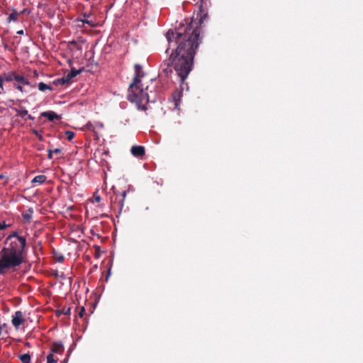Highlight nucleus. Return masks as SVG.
Masks as SVG:
<instances>
[{"instance_id": "obj_11", "label": "nucleus", "mask_w": 363, "mask_h": 363, "mask_svg": "<svg viewBox=\"0 0 363 363\" xmlns=\"http://www.w3.org/2000/svg\"><path fill=\"white\" fill-rule=\"evenodd\" d=\"M52 352L62 354L64 351V347L62 342H55L52 345Z\"/></svg>"}, {"instance_id": "obj_28", "label": "nucleus", "mask_w": 363, "mask_h": 363, "mask_svg": "<svg viewBox=\"0 0 363 363\" xmlns=\"http://www.w3.org/2000/svg\"><path fill=\"white\" fill-rule=\"evenodd\" d=\"M62 313L66 315H69L71 313V308H63L62 311Z\"/></svg>"}, {"instance_id": "obj_25", "label": "nucleus", "mask_w": 363, "mask_h": 363, "mask_svg": "<svg viewBox=\"0 0 363 363\" xmlns=\"http://www.w3.org/2000/svg\"><path fill=\"white\" fill-rule=\"evenodd\" d=\"M56 362H57V360H55L54 359V356H53L52 353L49 354L47 356V363H55Z\"/></svg>"}, {"instance_id": "obj_20", "label": "nucleus", "mask_w": 363, "mask_h": 363, "mask_svg": "<svg viewBox=\"0 0 363 363\" xmlns=\"http://www.w3.org/2000/svg\"><path fill=\"white\" fill-rule=\"evenodd\" d=\"M16 72H11L5 74L4 80L6 82L14 81Z\"/></svg>"}, {"instance_id": "obj_19", "label": "nucleus", "mask_w": 363, "mask_h": 363, "mask_svg": "<svg viewBox=\"0 0 363 363\" xmlns=\"http://www.w3.org/2000/svg\"><path fill=\"white\" fill-rule=\"evenodd\" d=\"M38 89L41 91H45L46 90H52V87L44 82H40L38 84Z\"/></svg>"}, {"instance_id": "obj_43", "label": "nucleus", "mask_w": 363, "mask_h": 363, "mask_svg": "<svg viewBox=\"0 0 363 363\" xmlns=\"http://www.w3.org/2000/svg\"><path fill=\"white\" fill-rule=\"evenodd\" d=\"M26 12V9H23L21 13H25Z\"/></svg>"}, {"instance_id": "obj_7", "label": "nucleus", "mask_w": 363, "mask_h": 363, "mask_svg": "<svg viewBox=\"0 0 363 363\" xmlns=\"http://www.w3.org/2000/svg\"><path fill=\"white\" fill-rule=\"evenodd\" d=\"M134 69H135V76H134L133 81L141 82L140 79L144 76L142 66L138 64H135L134 66Z\"/></svg>"}, {"instance_id": "obj_36", "label": "nucleus", "mask_w": 363, "mask_h": 363, "mask_svg": "<svg viewBox=\"0 0 363 363\" xmlns=\"http://www.w3.org/2000/svg\"><path fill=\"white\" fill-rule=\"evenodd\" d=\"M69 44L72 45L74 47L77 45V43L76 41H74V40H72V41L69 42Z\"/></svg>"}, {"instance_id": "obj_41", "label": "nucleus", "mask_w": 363, "mask_h": 363, "mask_svg": "<svg viewBox=\"0 0 363 363\" xmlns=\"http://www.w3.org/2000/svg\"><path fill=\"white\" fill-rule=\"evenodd\" d=\"M75 48H76L77 50H81V49H82L81 46H80L78 43H77V46H75Z\"/></svg>"}, {"instance_id": "obj_44", "label": "nucleus", "mask_w": 363, "mask_h": 363, "mask_svg": "<svg viewBox=\"0 0 363 363\" xmlns=\"http://www.w3.org/2000/svg\"><path fill=\"white\" fill-rule=\"evenodd\" d=\"M1 334V328L0 327V335Z\"/></svg>"}, {"instance_id": "obj_9", "label": "nucleus", "mask_w": 363, "mask_h": 363, "mask_svg": "<svg viewBox=\"0 0 363 363\" xmlns=\"http://www.w3.org/2000/svg\"><path fill=\"white\" fill-rule=\"evenodd\" d=\"M84 71V68H80L79 69H76L74 67H72L69 72L65 77L66 79L68 80L69 83L71 82V80L77 77L78 74L82 73Z\"/></svg>"}, {"instance_id": "obj_17", "label": "nucleus", "mask_w": 363, "mask_h": 363, "mask_svg": "<svg viewBox=\"0 0 363 363\" xmlns=\"http://www.w3.org/2000/svg\"><path fill=\"white\" fill-rule=\"evenodd\" d=\"M53 257L57 262L60 263L63 262V261L65 260L64 255L57 251L53 252Z\"/></svg>"}, {"instance_id": "obj_2", "label": "nucleus", "mask_w": 363, "mask_h": 363, "mask_svg": "<svg viewBox=\"0 0 363 363\" xmlns=\"http://www.w3.org/2000/svg\"><path fill=\"white\" fill-rule=\"evenodd\" d=\"M6 244L8 246L0 252V274H4L5 269L18 267L23 263L26 240L24 237H18V240L6 242Z\"/></svg>"}, {"instance_id": "obj_16", "label": "nucleus", "mask_w": 363, "mask_h": 363, "mask_svg": "<svg viewBox=\"0 0 363 363\" xmlns=\"http://www.w3.org/2000/svg\"><path fill=\"white\" fill-rule=\"evenodd\" d=\"M18 358L22 363H30L31 357L28 353L21 354Z\"/></svg>"}, {"instance_id": "obj_4", "label": "nucleus", "mask_w": 363, "mask_h": 363, "mask_svg": "<svg viewBox=\"0 0 363 363\" xmlns=\"http://www.w3.org/2000/svg\"><path fill=\"white\" fill-rule=\"evenodd\" d=\"M25 322L23 314L21 311H16L14 315L12 316L11 323L13 325L18 328L21 325Z\"/></svg>"}, {"instance_id": "obj_45", "label": "nucleus", "mask_w": 363, "mask_h": 363, "mask_svg": "<svg viewBox=\"0 0 363 363\" xmlns=\"http://www.w3.org/2000/svg\"><path fill=\"white\" fill-rule=\"evenodd\" d=\"M2 177H3V176H2V175H0V179H1Z\"/></svg>"}, {"instance_id": "obj_38", "label": "nucleus", "mask_w": 363, "mask_h": 363, "mask_svg": "<svg viewBox=\"0 0 363 363\" xmlns=\"http://www.w3.org/2000/svg\"><path fill=\"white\" fill-rule=\"evenodd\" d=\"M23 33H24V32H23V30H18V31H17V34H18V35H23Z\"/></svg>"}, {"instance_id": "obj_5", "label": "nucleus", "mask_w": 363, "mask_h": 363, "mask_svg": "<svg viewBox=\"0 0 363 363\" xmlns=\"http://www.w3.org/2000/svg\"><path fill=\"white\" fill-rule=\"evenodd\" d=\"M182 96V91H179V90H176L172 94V103L174 105V108H176V109L179 108Z\"/></svg>"}, {"instance_id": "obj_35", "label": "nucleus", "mask_w": 363, "mask_h": 363, "mask_svg": "<svg viewBox=\"0 0 363 363\" xmlns=\"http://www.w3.org/2000/svg\"><path fill=\"white\" fill-rule=\"evenodd\" d=\"M61 151H62V150H61V149H60V148H56V149H55L54 150H52V152H53V153L58 154V153H60V152H61Z\"/></svg>"}, {"instance_id": "obj_3", "label": "nucleus", "mask_w": 363, "mask_h": 363, "mask_svg": "<svg viewBox=\"0 0 363 363\" xmlns=\"http://www.w3.org/2000/svg\"><path fill=\"white\" fill-rule=\"evenodd\" d=\"M128 99L131 102L141 104L148 101V94L142 87L141 82L133 81L129 86Z\"/></svg>"}, {"instance_id": "obj_29", "label": "nucleus", "mask_w": 363, "mask_h": 363, "mask_svg": "<svg viewBox=\"0 0 363 363\" xmlns=\"http://www.w3.org/2000/svg\"><path fill=\"white\" fill-rule=\"evenodd\" d=\"M86 128H87L89 130L94 131V125H93L90 122H89V123L86 125Z\"/></svg>"}, {"instance_id": "obj_33", "label": "nucleus", "mask_w": 363, "mask_h": 363, "mask_svg": "<svg viewBox=\"0 0 363 363\" xmlns=\"http://www.w3.org/2000/svg\"><path fill=\"white\" fill-rule=\"evenodd\" d=\"M9 225L5 223V222L1 223L0 222V230H4Z\"/></svg>"}, {"instance_id": "obj_30", "label": "nucleus", "mask_w": 363, "mask_h": 363, "mask_svg": "<svg viewBox=\"0 0 363 363\" xmlns=\"http://www.w3.org/2000/svg\"><path fill=\"white\" fill-rule=\"evenodd\" d=\"M33 133L40 140H43V136L36 130H33Z\"/></svg>"}, {"instance_id": "obj_15", "label": "nucleus", "mask_w": 363, "mask_h": 363, "mask_svg": "<svg viewBox=\"0 0 363 363\" xmlns=\"http://www.w3.org/2000/svg\"><path fill=\"white\" fill-rule=\"evenodd\" d=\"M46 179L47 177L45 175H38L33 179L32 183L43 184L46 181Z\"/></svg>"}, {"instance_id": "obj_10", "label": "nucleus", "mask_w": 363, "mask_h": 363, "mask_svg": "<svg viewBox=\"0 0 363 363\" xmlns=\"http://www.w3.org/2000/svg\"><path fill=\"white\" fill-rule=\"evenodd\" d=\"M82 16L83 19H77L78 21H81L82 23H86L91 27L96 26V24L94 23V21L89 20V18L91 16V13H84Z\"/></svg>"}, {"instance_id": "obj_8", "label": "nucleus", "mask_w": 363, "mask_h": 363, "mask_svg": "<svg viewBox=\"0 0 363 363\" xmlns=\"http://www.w3.org/2000/svg\"><path fill=\"white\" fill-rule=\"evenodd\" d=\"M40 116L47 118L50 121L59 120L60 117L54 111H48L40 113Z\"/></svg>"}, {"instance_id": "obj_6", "label": "nucleus", "mask_w": 363, "mask_h": 363, "mask_svg": "<svg viewBox=\"0 0 363 363\" xmlns=\"http://www.w3.org/2000/svg\"><path fill=\"white\" fill-rule=\"evenodd\" d=\"M130 152L135 157H142L145 155V147L141 145H135L131 147Z\"/></svg>"}, {"instance_id": "obj_12", "label": "nucleus", "mask_w": 363, "mask_h": 363, "mask_svg": "<svg viewBox=\"0 0 363 363\" xmlns=\"http://www.w3.org/2000/svg\"><path fill=\"white\" fill-rule=\"evenodd\" d=\"M33 209L29 208L26 212L22 213L23 220L26 223H30L33 218Z\"/></svg>"}, {"instance_id": "obj_27", "label": "nucleus", "mask_w": 363, "mask_h": 363, "mask_svg": "<svg viewBox=\"0 0 363 363\" xmlns=\"http://www.w3.org/2000/svg\"><path fill=\"white\" fill-rule=\"evenodd\" d=\"M4 92V79L0 75V94Z\"/></svg>"}, {"instance_id": "obj_13", "label": "nucleus", "mask_w": 363, "mask_h": 363, "mask_svg": "<svg viewBox=\"0 0 363 363\" xmlns=\"http://www.w3.org/2000/svg\"><path fill=\"white\" fill-rule=\"evenodd\" d=\"M11 10L12 11V13L7 18V22L11 23V21H18V18L20 15V13L16 11L14 8H12Z\"/></svg>"}, {"instance_id": "obj_32", "label": "nucleus", "mask_w": 363, "mask_h": 363, "mask_svg": "<svg viewBox=\"0 0 363 363\" xmlns=\"http://www.w3.org/2000/svg\"><path fill=\"white\" fill-rule=\"evenodd\" d=\"M85 313V309L84 307H81L80 311L78 313L79 316L82 318L84 316V313Z\"/></svg>"}, {"instance_id": "obj_24", "label": "nucleus", "mask_w": 363, "mask_h": 363, "mask_svg": "<svg viewBox=\"0 0 363 363\" xmlns=\"http://www.w3.org/2000/svg\"><path fill=\"white\" fill-rule=\"evenodd\" d=\"M65 135H66V138L67 139L69 140V141H71L73 140V138H74V133L72 132V131H70V130H67L65 132Z\"/></svg>"}, {"instance_id": "obj_39", "label": "nucleus", "mask_w": 363, "mask_h": 363, "mask_svg": "<svg viewBox=\"0 0 363 363\" xmlns=\"http://www.w3.org/2000/svg\"><path fill=\"white\" fill-rule=\"evenodd\" d=\"M27 116H28V119H29V120H34V117L32 116L31 115H28V114Z\"/></svg>"}, {"instance_id": "obj_40", "label": "nucleus", "mask_w": 363, "mask_h": 363, "mask_svg": "<svg viewBox=\"0 0 363 363\" xmlns=\"http://www.w3.org/2000/svg\"><path fill=\"white\" fill-rule=\"evenodd\" d=\"M209 0H201V4H206L207 1H208ZM202 6V5L200 6V8Z\"/></svg>"}, {"instance_id": "obj_42", "label": "nucleus", "mask_w": 363, "mask_h": 363, "mask_svg": "<svg viewBox=\"0 0 363 363\" xmlns=\"http://www.w3.org/2000/svg\"><path fill=\"white\" fill-rule=\"evenodd\" d=\"M116 205H117L116 202H114V203H113V206H116Z\"/></svg>"}, {"instance_id": "obj_18", "label": "nucleus", "mask_w": 363, "mask_h": 363, "mask_svg": "<svg viewBox=\"0 0 363 363\" xmlns=\"http://www.w3.org/2000/svg\"><path fill=\"white\" fill-rule=\"evenodd\" d=\"M53 84L55 85H63V84H69V83L68 80L66 79V77L64 76L62 78L55 79L53 82Z\"/></svg>"}, {"instance_id": "obj_31", "label": "nucleus", "mask_w": 363, "mask_h": 363, "mask_svg": "<svg viewBox=\"0 0 363 363\" xmlns=\"http://www.w3.org/2000/svg\"><path fill=\"white\" fill-rule=\"evenodd\" d=\"M23 84H14V86L18 89L19 91H21V92L23 91Z\"/></svg>"}, {"instance_id": "obj_21", "label": "nucleus", "mask_w": 363, "mask_h": 363, "mask_svg": "<svg viewBox=\"0 0 363 363\" xmlns=\"http://www.w3.org/2000/svg\"><path fill=\"white\" fill-rule=\"evenodd\" d=\"M16 111L17 113L16 115L21 118L28 115V111L23 107H21L20 109H16Z\"/></svg>"}, {"instance_id": "obj_34", "label": "nucleus", "mask_w": 363, "mask_h": 363, "mask_svg": "<svg viewBox=\"0 0 363 363\" xmlns=\"http://www.w3.org/2000/svg\"><path fill=\"white\" fill-rule=\"evenodd\" d=\"M52 154H53L52 150H50L48 151V157L50 160L52 158Z\"/></svg>"}, {"instance_id": "obj_1", "label": "nucleus", "mask_w": 363, "mask_h": 363, "mask_svg": "<svg viewBox=\"0 0 363 363\" xmlns=\"http://www.w3.org/2000/svg\"><path fill=\"white\" fill-rule=\"evenodd\" d=\"M200 33L201 28L194 27L193 22L186 27L167 31L166 38L169 46L166 52L171 48L172 52L169 59L161 64L160 76L168 77L172 73L173 67L182 83H184L192 69L196 50L201 41Z\"/></svg>"}, {"instance_id": "obj_37", "label": "nucleus", "mask_w": 363, "mask_h": 363, "mask_svg": "<svg viewBox=\"0 0 363 363\" xmlns=\"http://www.w3.org/2000/svg\"><path fill=\"white\" fill-rule=\"evenodd\" d=\"M94 199L96 202H99L101 201V197L99 196H95Z\"/></svg>"}, {"instance_id": "obj_14", "label": "nucleus", "mask_w": 363, "mask_h": 363, "mask_svg": "<svg viewBox=\"0 0 363 363\" xmlns=\"http://www.w3.org/2000/svg\"><path fill=\"white\" fill-rule=\"evenodd\" d=\"M14 81L17 82L16 84H28V80L23 76L19 75L16 73L15 74Z\"/></svg>"}, {"instance_id": "obj_22", "label": "nucleus", "mask_w": 363, "mask_h": 363, "mask_svg": "<svg viewBox=\"0 0 363 363\" xmlns=\"http://www.w3.org/2000/svg\"><path fill=\"white\" fill-rule=\"evenodd\" d=\"M18 237H20L17 232H13L11 235H9L6 240V242H9L11 240H18Z\"/></svg>"}, {"instance_id": "obj_23", "label": "nucleus", "mask_w": 363, "mask_h": 363, "mask_svg": "<svg viewBox=\"0 0 363 363\" xmlns=\"http://www.w3.org/2000/svg\"><path fill=\"white\" fill-rule=\"evenodd\" d=\"M125 196H126V191H123L122 193H121V199L119 201V203L118 204V206H119V208H120V212L122 211V208L123 207V205H124V200H125Z\"/></svg>"}, {"instance_id": "obj_26", "label": "nucleus", "mask_w": 363, "mask_h": 363, "mask_svg": "<svg viewBox=\"0 0 363 363\" xmlns=\"http://www.w3.org/2000/svg\"><path fill=\"white\" fill-rule=\"evenodd\" d=\"M206 16V13L204 14H197V18H199V23L201 25L203 22L204 18Z\"/></svg>"}]
</instances>
